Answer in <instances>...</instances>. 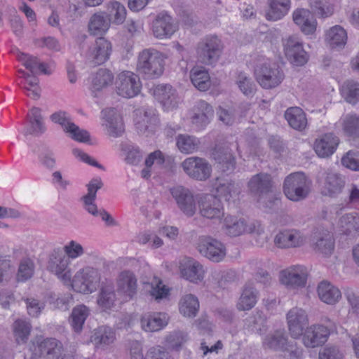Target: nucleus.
Wrapping results in <instances>:
<instances>
[{
    "mask_svg": "<svg viewBox=\"0 0 359 359\" xmlns=\"http://www.w3.org/2000/svg\"><path fill=\"white\" fill-rule=\"evenodd\" d=\"M179 311L185 318H193L196 316L200 304L198 298L192 294L183 295L180 299Z\"/></svg>",
    "mask_w": 359,
    "mask_h": 359,
    "instance_id": "obj_41",
    "label": "nucleus"
},
{
    "mask_svg": "<svg viewBox=\"0 0 359 359\" xmlns=\"http://www.w3.org/2000/svg\"><path fill=\"white\" fill-rule=\"evenodd\" d=\"M114 75L107 69H100L93 76L91 90L93 93L99 92L112 84Z\"/></svg>",
    "mask_w": 359,
    "mask_h": 359,
    "instance_id": "obj_49",
    "label": "nucleus"
},
{
    "mask_svg": "<svg viewBox=\"0 0 359 359\" xmlns=\"http://www.w3.org/2000/svg\"><path fill=\"white\" fill-rule=\"evenodd\" d=\"M135 121L137 133L147 137L155 133L158 118L152 109H139Z\"/></svg>",
    "mask_w": 359,
    "mask_h": 359,
    "instance_id": "obj_16",
    "label": "nucleus"
},
{
    "mask_svg": "<svg viewBox=\"0 0 359 359\" xmlns=\"http://www.w3.org/2000/svg\"><path fill=\"white\" fill-rule=\"evenodd\" d=\"M288 341V337L285 330H276L264 338L262 346L265 349L282 351Z\"/></svg>",
    "mask_w": 359,
    "mask_h": 359,
    "instance_id": "obj_37",
    "label": "nucleus"
},
{
    "mask_svg": "<svg viewBox=\"0 0 359 359\" xmlns=\"http://www.w3.org/2000/svg\"><path fill=\"white\" fill-rule=\"evenodd\" d=\"M101 279L100 273L93 267H86L75 274L72 287L80 293H92L98 286Z\"/></svg>",
    "mask_w": 359,
    "mask_h": 359,
    "instance_id": "obj_6",
    "label": "nucleus"
},
{
    "mask_svg": "<svg viewBox=\"0 0 359 359\" xmlns=\"http://www.w3.org/2000/svg\"><path fill=\"white\" fill-rule=\"evenodd\" d=\"M137 280L133 272L121 271L116 280L117 292L124 301L132 299L137 293Z\"/></svg>",
    "mask_w": 359,
    "mask_h": 359,
    "instance_id": "obj_19",
    "label": "nucleus"
},
{
    "mask_svg": "<svg viewBox=\"0 0 359 359\" xmlns=\"http://www.w3.org/2000/svg\"><path fill=\"white\" fill-rule=\"evenodd\" d=\"M212 156L223 172H232L234 170L235 158L228 147L217 145Z\"/></svg>",
    "mask_w": 359,
    "mask_h": 359,
    "instance_id": "obj_32",
    "label": "nucleus"
},
{
    "mask_svg": "<svg viewBox=\"0 0 359 359\" xmlns=\"http://www.w3.org/2000/svg\"><path fill=\"white\" fill-rule=\"evenodd\" d=\"M285 359H302L303 349L294 341H289L283 349Z\"/></svg>",
    "mask_w": 359,
    "mask_h": 359,
    "instance_id": "obj_62",
    "label": "nucleus"
},
{
    "mask_svg": "<svg viewBox=\"0 0 359 359\" xmlns=\"http://www.w3.org/2000/svg\"><path fill=\"white\" fill-rule=\"evenodd\" d=\"M306 277V269L302 266L290 267L280 273V282L287 287L293 288L304 286Z\"/></svg>",
    "mask_w": 359,
    "mask_h": 359,
    "instance_id": "obj_24",
    "label": "nucleus"
},
{
    "mask_svg": "<svg viewBox=\"0 0 359 359\" xmlns=\"http://www.w3.org/2000/svg\"><path fill=\"white\" fill-rule=\"evenodd\" d=\"M117 301V297L112 284L102 286L97 298L98 305L104 310L113 308Z\"/></svg>",
    "mask_w": 359,
    "mask_h": 359,
    "instance_id": "obj_47",
    "label": "nucleus"
},
{
    "mask_svg": "<svg viewBox=\"0 0 359 359\" xmlns=\"http://www.w3.org/2000/svg\"><path fill=\"white\" fill-rule=\"evenodd\" d=\"M255 74L258 83L265 89L277 87L285 78L283 71L277 65L266 61L257 66Z\"/></svg>",
    "mask_w": 359,
    "mask_h": 359,
    "instance_id": "obj_5",
    "label": "nucleus"
},
{
    "mask_svg": "<svg viewBox=\"0 0 359 359\" xmlns=\"http://www.w3.org/2000/svg\"><path fill=\"white\" fill-rule=\"evenodd\" d=\"M311 187V182L303 172H294L285 179L283 191L290 201L298 202L309 196Z\"/></svg>",
    "mask_w": 359,
    "mask_h": 359,
    "instance_id": "obj_2",
    "label": "nucleus"
},
{
    "mask_svg": "<svg viewBox=\"0 0 359 359\" xmlns=\"http://www.w3.org/2000/svg\"><path fill=\"white\" fill-rule=\"evenodd\" d=\"M166 57L154 48L142 50L138 55L137 70L147 79L160 77L163 72Z\"/></svg>",
    "mask_w": 359,
    "mask_h": 359,
    "instance_id": "obj_1",
    "label": "nucleus"
},
{
    "mask_svg": "<svg viewBox=\"0 0 359 359\" xmlns=\"http://www.w3.org/2000/svg\"><path fill=\"white\" fill-rule=\"evenodd\" d=\"M142 83L138 75L123 71L117 75L115 81V90L118 95L124 98H132L141 91Z\"/></svg>",
    "mask_w": 359,
    "mask_h": 359,
    "instance_id": "obj_7",
    "label": "nucleus"
},
{
    "mask_svg": "<svg viewBox=\"0 0 359 359\" xmlns=\"http://www.w3.org/2000/svg\"><path fill=\"white\" fill-rule=\"evenodd\" d=\"M176 145L181 153L189 154L198 150L200 141L194 136L180 134L176 137Z\"/></svg>",
    "mask_w": 359,
    "mask_h": 359,
    "instance_id": "obj_50",
    "label": "nucleus"
},
{
    "mask_svg": "<svg viewBox=\"0 0 359 359\" xmlns=\"http://www.w3.org/2000/svg\"><path fill=\"white\" fill-rule=\"evenodd\" d=\"M344 295L353 312L359 313V290L348 288Z\"/></svg>",
    "mask_w": 359,
    "mask_h": 359,
    "instance_id": "obj_64",
    "label": "nucleus"
},
{
    "mask_svg": "<svg viewBox=\"0 0 359 359\" xmlns=\"http://www.w3.org/2000/svg\"><path fill=\"white\" fill-rule=\"evenodd\" d=\"M317 294L323 302L330 305L337 304L341 298L340 290L327 280H322L318 283Z\"/></svg>",
    "mask_w": 359,
    "mask_h": 359,
    "instance_id": "obj_31",
    "label": "nucleus"
},
{
    "mask_svg": "<svg viewBox=\"0 0 359 359\" xmlns=\"http://www.w3.org/2000/svg\"><path fill=\"white\" fill-rule=\"evenodd\" d=\"M223 228L226 234L238 236L245 233H252L258 236L264 234V227L258 221L248 222L244 218L227 215L224 219Z\"/></svg>",
    "mask_w": 359,
    "mask_h": 359,
    "instance_id": "obj_4",
    "label": "nucleus"
},
{
    "mask_svg": "<svg viewBox=\"0 0 359 359\" xmlns=\"http://www.w3.org/2000/svg\"><path fill=\"white\" fill-rule=\"evenodd\" d=\"M311 248L316 253L324 257L330 256L334 249V238L332 232L323 227L313 231L311 238Z\"/></svg>",
    "mask_w": 359,
    "mask_h": 359,
    "instance_id": "obj_10",
    "label": "nucleus"
},
{
    "mask_svg": "<svg viewBox=\"0 0 359 359\" xmlns=\"http://www.w3.org/2000/svg\"><path fill=\"white\" fill-rule=\"evenodd\" d=\"M341 94L347 102L356 104L359 101V83L354 81L344 82L341 87Z\"/></svg>",
    "mask_w": 359,
    "mask_h": 359,
    "instance_id": "obj_56",
    "label": "nucleus"
},
{
    "mask_svg": "<svg viewBox=\"0 0 359 359\" xmlns=\"http://www.w3.org/2000/svg\"><path fill=\"white\" fill-rule=\"evenodd\" d=\"M337 229L341 233L355 236L359 233V215L355 212L342 215L337 222Z\"/></svg>",
    "mask_w": 359,
    "mask_h": 359,
    "instance_id": "obj_38",
    "label": "nucleus"
},
{
    "mask_svg": "<svg viewBox=\"0 0 359 359\" xmlns=\"http://www.w3.org/2000/svg\"><path fill=\"white\" fill-rule=\"evenodd\" d=\"M341 163L351 170H359V151H348L341 158Z\"/></svg>",
    "mask_w": 359,
    "mask_h": 359,
    "instance_id": "obj_63",
    "label": "nucleus"
},
{
    "mask_svg": "<svg viewBox=\"0 0 359 359\" xmlns=\"http://www.w3.org/2000/svg\"><path fill=\"white\" fill-rule=\"evenodd\" d=\"M309 4L313 12L321 18H327L334 12V6L328 0H310Z\"/></svg>",
    "mask_w": 359,
    "mask_h": 359,
    "instance_id": "obj_58",
    "label": "nucleus"
},
{
    "mask_svg": "<svg viewBox=\"0 0 359 359\" xmlns=\"http://www.w3.org/2000/svg\"><path fill=\"white\" fill-rule=\"evenodd\" d=\"M50 119L53 123L60 125L65 133H68L72 128V125L74 124L69 114L62 110H59L52 114Z\"/></svg>",
    "mask_w": 359,
    "mask_h": 359,
    "instance_id": "obj_59",
    "label": "nucleus"
},
{
    "mask_svg": "<svg viewBox=\"0 0 359 359\" xmlns=\"http://www.w3.org/2000/svg\"><path fill=\"white\" fill-rule=\"evenodd\" d=\"M248 187L252 192L259 193L261 195L268 194L271 187V176L266 173L257 174L250 179Z\"/></svg>",
    "mask_w": 359,
    "mask_h": 359,
    "instance_id": "obj_45",
    "label": "nucleus"
},
{
    "mask_svg": "<svg viewBox=\"0 0 359 359\" xmlns=\"http://www.w3.org/2000/svg\"><path fill=\"white\" fill-rule=\"evenodd\" d=\"M258 299V291L251 283L245 285L238 299L236 307L239 311H249L256 304Z\"/></svg>",
    "mask_w": 359,
    "mask_h": 359,
    "instance_id": "obj_40",
    "label": "nucleus"
},
{
    "mask_svg": "<svg viewBox=\"0 0 359 359\" xmlns=\"http://www.w3.org/2000/svg\"><path fill=\"white\" fill-rule=\"evenodd\" d=\"M269 9L266 13V18L269 20H278L285 16L290 8V0H270Z\"/></svg>",
    "mask_w": 359,
    "mask_h": 359,
    "instance_id": "obj_48",
    "label": "nucleus"
},
{
    "mask_svg": "<svg viewBox=\"0 0 359 359\" xmlns=\"http://www.w3.org/2000/svg\"><path fill=\"white\" fill-rule=\"evenodd\" d=\"M168 323V316L165 313H146L141 318V327L146 332H158Z\"/></svg>",
    "mask_w": 359,
    "mask_h": 359,
    "instance_id": "obj_33",
    "label": "nucleus"
},
{
    "mask_svg": "<svg viewBox=\"0 0 359 359\" xmlns=\"http://www.w3.org/2000/svg\"><path fill=\"white\" fill-rule=\"evenodd\" d=\"M339 139L332 133H327L317 139L314 144V150L320 157L331 156L336 150Z\"/></svg>",
    "mask_w": 359,
    "mask_h": 359,
    "instance_id": "obj_30",
    "label": "nucleus"
},
{
    "mask_svg": "<svg viewBox=\"0 0 359 359\" xmlns=\"http://www.w3.org/2000/svg\"><path fill=\"white\" fill-rule=\"evenodd\" d=\"M114 338V333L111 329L102 326L95 330L92 341L97 346H105L111 344Z\"/></svg>",
    "mask_w": 359,
    "mask_h": 359,
    "instance_id": "obj_57",
    "label": "nucleus"
},
{
    "mask_svg": "<svg viewBox=\"0 0 359 359\" xmlns=\"http://www.w3.org/2000/svg\"><path fill=\"white\" fill-rule=\"evenodd\" d=\"M284 116L289 126L294 130L303 131L307 126L306 115L300 107H292L288 108Z\"/></svg>",
    "mask_w": 359,
    "mask_h": 359,
    "instance_id": "obj_39",
    "label": "nucleus"
},
{
    "mask_svg": "<svg viewBox=\"0 0 359 359\" xmlns=\"http://www.w3.org/2000/svg\"><path fill=\"white\" fill-rule=\"evenodd\" d=\"M325 41L332 48H342L346 43V32L342 27L335 25L326 32Z\"/></svg>",
    "mask_w": 359,
    "mask_h": 359,
    "instance_id": "obj_44",
    "label": "nucleus"
},
{
    "mask_svg": "<svg viewBox=\"0 0 359 359\" xmlns=\"http://www.w3.org/2000/svg\"><path fill=\"white\" fill-rule=\"evenodd\" d=\"M341 122L345 135L352 137L359 135V114L348 113L341 117Z\"/></svg>",
    "mask_w": 359,
    "mask_h": 359,
    "instance_id": "obj_52",
    "label": "nucleus"
},
{
    "mask_svg": "<svg viewBox=\"0 0 359 359\" xmlns=\"http://www.w3.org/2000/svg\"><path fill=\"white\" fill-rule=\"evenodd\" d=\"M16 57L18 60L32 74H38L39 72L44 74H50L47 65L41 62L36 56L18 51Z\"/></svg>",
    "mask_w": 359,
    "mask_h": 359,
    "instance_id": "obj_35",
    "label": "nucleus"
},
{
    "mask_svg": "<svg viewBox=\"0 0 359 359\" xmlns=\"http://www.w3.org/2000/svg\"><path fill=\"white\" fill-rule=\"evenodd\" d=\"M213 114L212 107L205 101L200 100L197 102L195 112L191 116V122L198 128H203L209 123Z\"/></svg>",
    "mask_w": 359,
    "mask_h": 359,
    "instance_id": "obj_36",
    "label": "nucleus"
},
{
    "mask_svg": "<svg viewBox=\"0 0 359 359\" xmlns=\"http://www.w3.org/2000/svg\"><path fill=\"white\" fill-rule=\"evenodd\" d=\"M111 53V43L106 39L100 37L89 48L87 59L93 65H100L109 58Z\"/></svg>",
    "mask_w": 359,
    "mask_h": 359,
    "instance_id": "obj_21",
    "label": "nucleus"
},
{
    "mask_svg": "<svg viewBox=\"0 0 359 359\" xmlns=\"http://www.w3.org/2000/svg\"><path fill=\"white\" fill-rule=\"evenodd\" d=\"M111 18L106 12L100 11L94 13L89 20L88 27L90 34L102 35L110 27Z\"/></svg>",
    "mask_w": 359,
    "mask_h": 359,
    "instance_id": "obj_34",
    "label": "nucleus"
},
{
    "mask_svg": "<svg viewBox=\"0 0 359 359\" xmlns=\"http://www.w3.org/2000/svg\"><path fill=\"white\" fill-rule=\"evenodd\" d=\"M188 339L187 333L180 330H175L165 337L166 346L171 348L178 349Z\"/></svg>",
    "mask_w": 359,
    "mask_h": 359,
    "instance_id": "obj_60",
    "label": "nucleus"
},
{
    "mask_svg": "<svg viewBox=\"0 0 359 359\" xmlns=\"http://www.w3.org/2000/svg\"><path fill=\"white\" fill-rule=\"evenodd\" d=\"M102 126L107 131V133L113 137H117L121 135L123 132V124L121 116L116 110L113 108H108L102 110Z\"/></svg>",
    "mask_w": 359,
    "mask_h": 359,
    "instance_id": "obj_25",
    "label": "nucleus"
},
{
    "mask_svg": "<svg viewBox=\"0 0 359 359\" xmlns=\"http://www.w3.org/2000/svg\"><path fill=\"white\" fill-rule=\"evenodd\" d=\"M197 249L201 255L214 262H221L226 256L224 244L210 236L200 237Z\"/></svg>",
    "mask_w": 359,
    "mask_h": 359,
    "instance_id": "obj_11",
    "label": "nucleus"
},
{
    "mask_svg": "<svg viewBox=\"0 0 359 359\" xmlns=\"http://www.w3.org/2000/svg\"><path fill=\"white\" fill-rule=\"evenodd\" d=\"M286 321L289 333L293 339H299L302 336L309 325V318L306 311L297 306L287 311Z\"/></svg>",
    "mask_w": 359,
    "mask_h": 359,
    "instance_id": "obj_12",
    "label": "nucleus"
},
{
    "mask_svg": "<svg viewBox=\"0 0 359 359\" xmlns=\"http://www.w3.org/2000/svg\"><path fill=\"white\" fill-rule=\"evenodd\" d=\"M181 166L189 177L196 180L205 181L211 175L212 167L203 158L188 157L182 163Z\"/></svg>",
    "mask_w": 359,
    "mask_h": 359,
    "instance_id": "obj_9",
    "label": "nucleus"
},
{
    "mask_svg": "<svg viewBox=\"0 0 359 359\" xmlns=\"http://www.w3.org/2000/svg\"><path fill=\"white\" fill-rule=\"evenodd\" d=\"M107 11L111 18V22L116 25L122 24L126 18V9L125 6L118 1H111L107 5Z\"/></svg>",
    "mask_w": 359,
    "mask_h": 359,
    "instance_id": "obj_55",
    "label": "nucleus"
},
{
    "mask_svg": "<svg viewBox=\"0 0 359 359\" xmlns=\"http://www.w3.org/2000/svg\"><path fill=\"white\" fill-rule=\"evenodd\" d=\"M88 315L89 309L85 305H79L73 309L69 317V322L76 332H80L82 330Z\"/></svg>",
    "mask_w": 359,
    "mask_h": 359,
    "instance_id": "obj_51",
    "label": "nucleus"
},
{
    "mask_svg": "<svg viewBox=\"0 0 359 359\" xmlns=\"http://www.w3.org/2000/svg\"><path fill=\"white\" fill-rule=\"evenodd\" d=\"M302 335V342L306 347L316 348L327 341L330 330L326 326L315 324L307 327Z\"/></svg>",
    "mask_w": 359,
    "mask_h": 359,
    "instance_id": "obj_18",
    "label": "nucleus"
},
{
    "mask_svg": "<svg viewBox=\"0 0 359 359\" xmlns=\"http://www.w3.org/2000/svg\"><path fill=\"white\" fill-rule=\"evenodd\" d=\"M32 326L28 321L18 319L13 325L12 330L15 343L18 345L25 344L31 334Z\"/></svg>",
    "mask_w": 359,
    "mask_h": 359,
    "instance_id": "obj_43",
    "label": "nucleus"
},
{
    "mask_svg": "<svg viewBox=\"0 0 359 359\" xmlns=\"http://www.w3.org/2000/svg\"><path fill=\"white\" fill-rule=\"evenodd\" d=\"M189 76L191 83L199 90L205 91L210 87V77L204 67H194L190 71Z\"/></svg>",
    "mask_w": 359,
    "mask_h": 359,
    "instance_id": "obj_46",
    "label": "nucleus"
},
{
    "mask_svg": "<svg viewBox=\"0 0 359 359\" xmlns=\"http://www.w3.org/2000/svg\"><path fill=\"white\" fill-rule=\"evenodd\" d=\"M178 208L187 217H192L196 212L197 206L193 193L182 186H175L170 189Z\"/></svg>",
    "mask_w": 359,
    "mask_h": 359,
    "instance_id": "obj_15",
    "label": "nucleus"
},
{
    "mask_svg": "<svg viewBox=\"0 0 359 359\" xmlns=\"http://www.w3.org/2000/svg\"><path fill=\"white\" fill-rule=\"evenodd\" d=\"M177 29V26L172 18L165 13H159L153 22V34L158 39L169 38Z\"/></svg>",
    "mask_w": 359,
    "mask_h": 359,
    "instance_id": "obj_23",
    "label": "nucleus"
},
{
    "mask_svg": "<svg viewBox=\"0 0 359 359\" xmlns=\"http://www.w3.org/2000/svg\"><path fill=\"white\" fill-rule=\"evenodd\" d=\"M305 242L306 237L294 229L280 231L274 238V243L279 248H297Z\"/></svg>",
    "mask_w": 359,
    "mask_h": 359,
    "instance_id": "obj_26",
    "label": "nucleus"
},
{
    "mask_svg": "<svg viewBox=\"0 0 359 359\" xmlns=\"http://www.w3.org/2000/svg\"><path fill=\"white\" fill-rule=\"evenodd\" d=\"M345 183L343 175L334 170H327L323 173V193L325 196H335L342 191Z\"/></svg>",
    "mask_w": 359,
    "mask_h": 359,
    "instance_id": "obj_22",
    "label": "nucleus"
},
{
    "mask_svg": "<svg viewBox=\"0 0 359 359\" xmlns=\"http://www.w3.org/2000/svg\"><path fill=\"white\" fill-rule=\"evenodd\" d=\"M201 216L209 219H220L224 215L223 205L217 196L207 194L198 201Z\"/></svg>",
    "mask_w": 359,
    "mask_h": 359,
    "instance_id": "obj_17",
    "label": "nucleus"
},
{
    "mask_svg": "<svg viewBox=\"0 0 359 359\" xmlns=\"http://www.w3.org/2000/svg\"><path fill=\"white\" fill-rule=\"evenodd\" d=\"M153 95L167 111L176 109L180 103L176 90L169 84L156 86L153 88Z\"/></svg>",
    "mask_w": 359,
    "mask_h": 359,
    "instance_id": "obj_20",
    "label": "nucleus"
},
{
    "mask_svg": "<svg viewBox=\"0 0 359 359\" xmlns=\"http://www.w3.org/2000/svg\"><path fill=\"white\" fill-rule=\"evenodd\" d=\"M69 259L61 251H54L50 255L48 262V270L54 273L65 283H69L71 281L72 273L69 269Z\"/></svg>",
    "mask_w": 359,
    "mask_h": 359,
    "instance_id": "obj_13",
    "label": "nucleus"
},
{
    "mask_svg": "<svg viewBox=\"0 0 359 359\" xmlns=\"http://www.w3.org/2000/svg\"><path fill=\"white\" fill-rule=\"evenodd\" d=\"M180 272L182 276L192 283L203 280L205 271L202 264L190 257L184 258L180 263Z\"/></svg>",
    "mask_w": 359,
    "mask_h": 359,
    "instance_id": "obj_27",
    "label": "nucleus"
},
{
    "mask_svg": "<svg viewBox=\"0 0 359 359\" xmlns=\"http://www.w3.org/2000/svg\"><path fill=\"white\" fill-rule=\"evenodd\" d=\"M29 126L25 129V135H39L44 133L46 127L43 124L41 109L33 107L28 115Z\"/></svg>",
    "mask_w": 359,
    "mask_h": 359,
    "instance_id": "obj_42",
    "label": "nucleus"
},
{
    "mask_svg": "<svg viewBox=\"0 0 359 359\" xmlns=\"http://www.w3.org/2000/svg\"><path fill=\"white\" fill-rule=\"evenodd\" d=\"M283 46L287 59L294 66L302 67L308 62L309 55L299 38L290 36L284 41Z\"/></svg>",
    "mask_w": 359,
    "mask_h": 359,
    "instance_id": "obj_14",
    "label": "nucleus"
},
{
    "mask_svg": "<svg viewBox=\"0 0 359 359\" xmlns=\"http://www.w3.org/2000/svg\"><path fill=\"white\" fill-rule=\"evenodd\" d=\"M294 23L306 35L313 34L317 27V21L313 14L305 8H297L292 15Z\"/></svg>",
    "mask_w": 359,
    "mask_h": 359,
    "instance_id": "obj_28",
    "label": "nucleus"
},
{
    "mask_svg": "<svg viewBox=\"0 0 359 359\" xmlns=\"http://www.w3.org/2000/svg\"><path fill=\"white\" fill-rule=\"evenodd\" d=\"M222 50V42L217 36H206L196 46L197 59L203 65H213L219 60Z\"/></svg>",
    "mask_w": 359,
    "mask_h": 359,
    "instance_id": "obj_3",
    "label": "nucleus"
},
{
    "mask_svg": "<svg viewBox=\"0 0 359 359\" xmlns=\"http://www.w3.org/2000/svg\"><path fill=\"white\" fill-rule=\"evenodd\" d=\"M29 350L32 353V358L38 359L48 356L55 358L62 350V343L55 338H43L36 337L31 341Z\"/></svg>",
    "mask_w": 359,
    "mask_h": 359,
    "instance_id": "obj_8",
    "label": "nucleus"
},
{
    "mask_svg": "<svg viewBox=\"0 0 359 359\" xmlns=\"http://www.w3.org/2000/svg\"><path fill=\"white\" fill-rule=\"evenodd\" d=\"M34 259L29 257L22 258L18 264L16 278L18 282H25L30 279L34 273Z\"/></svg>",
    "mask_w": 359,
    "mask_h": 359,
    "instance_id": "obj_53",
    "label": "nucleus"
},
{
    "mask_svg": "<svg viewBox=\"0 0 359 359\" xmlns=\"http://www.w3.org/2000/svg\"><path fill=\"white\" fill-rule=\"evenodd\" d=\"M214 186L217 197L226 201H235L241 193L239 184L229 179L217 178Z\"/></svg>",
    "mask_w": 359,
    "mask_h": 359,
    "instance_id": "obj_29",
    "label": "nucleus"
},
{
    "mask_svg": "<svg viewBox=\"0 0 359 359\" xmlns=\"http://www.w3.org/2000/svg\"><path fill=\"white\" fill-rule=\"evenodd\" d=\"M236 83L240 90L248 97H252L256 92V85L249 74L241 72L237 74Z\"/></svg>",
    "mask_w": 359,
    "mask_h": 359,
    "instance_id": "obj_54",
    "label": "nucleus"
},
{
    "mask_svg": "<svg viewBox=\"0 0 359 359\" xmlns=\"http://www.w3.org/2000/svg\"><path fill=\"white\" fill-rule=\"evenodd\" d=\"M137 241L143 245L149 243L150 247L154 249L163 245V240L158 236L149 231L140 233L137 236Z\"/></svg>",
    "mask_w": 359,
    "mask_h": 359,
    "instance_id": "obj_61",
    "label": "nucleus"
}]
</instances>
